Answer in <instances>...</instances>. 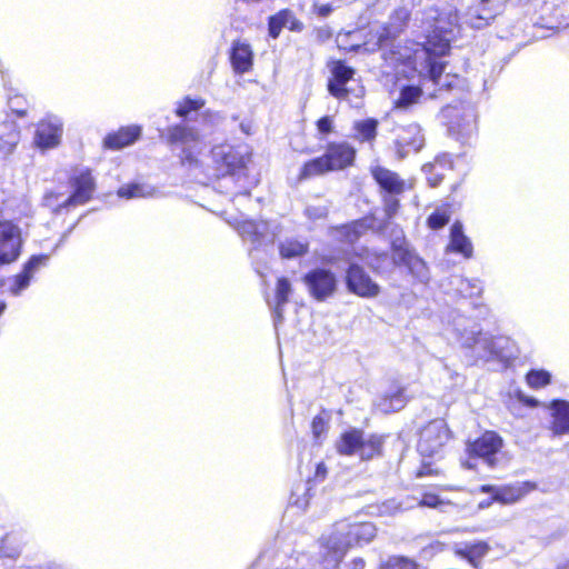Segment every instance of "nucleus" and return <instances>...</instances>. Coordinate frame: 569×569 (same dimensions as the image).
I'll return each mask as SVG.
<instances>
[{
    "mask_svg": "<svg viewBox=\"0 0 569 569\" xmlns=\"http://www.w3.org/2000/svg\"><path fill=\"white\" fill-rule=\"evenodd\" d=\"M363 432L357 429L346 431L337 442V450L341 455L351 456L359 451L362 443Z\"/></svg>",
    "mask_w": 569,
    "mask_h": 569,
    "instance_id": "obj_35",
    "label": "nucleus"
},
{
    "mask_svg": "<svg viewBox=\"0 0 569 569\" xmlns=\"http://www.w3.org/2000/svg\"><path fill=\"white\" fill-rule=\"evenodd\" d=\"M199 141V132L187 124H176L169 127L167 130V142L171 146L181 144L183 147L182 153L180 156L182 164L196 166L198 160L193 154L192 150L189 148V144L196 143Z\"/></svg>",
    "mask_w": 569,
    "mask_h": 569,
    "instance_id": "obj_11",
    "label": "nucleus"
},
{
    "mask_svg": "<svg viewBox=\"0 0 569 569\" xmlns=\"http://www.w3.org/2000/svg\"><path fill=\"white\" fill-rule=\"evenodd\" d=\"M20 553V547L14 542V539L10 536H7L0 546V555L1 557L14 559Z\"/></svg>",
    "mask_w": 569,
    "mask_h": 569,
    "instance_id": "obj_52",
    "label": "nucleus"
},
{
    "mask_svg": "<svg viewBox=\"0 0 569 569\" xmlns=\"http://www.w3.org/2000/svg\"><path fill=\"white\" fill-rule=\"evenodd\" d=\"M489 546L485 541L463 543L456 547V553L467 559L472 566L477 567L479 561L488 553Z\"/></svg>",
    "mask_w": 569,
    "mask_h": 569,
    "instance_id": "obj_33",
    "label": "nucleus"
},
{
    "mask_svg": "<svg viewBox=\"0 0 569 569\" xmlns=\"http://www.w3.org/2000/svg\"><path fill=\"white\" fill-rule=\"evenodd\" d=\"M503 440L495 431H486L475 441L467 442L468 459L462 465L468 469L477 467L476 460L482 461L489 468L498 463L497 455L502 448Z\"/></svg>",
    "mask_w": 569,
    "mask_h": 569,
    "instance_id": "obj_4",
    "label": "nucleus"
},
{
    "mask_svg": "<svg viewBox=\"0 0 569 569\" xmlns=\"http://www.w3.org/2000/svg\"><path fill=\"white\" fill-rule=\"evenodd\" d=\"M340 234L346 239V241L352 243L357 241L360 236L356 234L353 230H342V227L340 228Z\"/></svg>",
    "mask_w": 569,
    "mask_h": 569,
    "instance_id": "obj_62",
    "label": "nucleus"
},
{
    "mask_svg": "<svg viewBox=\"0 0 569 569\" xmlns=\"http://www.w3.org/2000/svg\"><path fill=\"white\" fill-rule=\"evenodd\" d=\"M446 112L450 118L449 131L452 134L465 141L476 133L477 112L472 106L449 107Z\"/></svg>",
    "mask_w": 569,
    "mask_h": 569,
    "instance_id": "obj_9",
    "label": "nucleus"
},
{
    "mask_svg": "<svg viewBox=\"0 0 569 569\" xmlns=\"http://www.w3.org/2000/svg\"><path fill=\"white\" fill-rule=\"evenodd\" d=\"M353 569H362L365 567V560L362 558H356L351 562Z\"/></svg>",
    "mask_w": 569,
    "mask_h": 569,
    "instance_id": "obj_64",
    "label": "nucleus"
},
{
    "mask_svg": "<svg viewBox=\"0 0 569 569\" xmlns=\"http://www.w3.org/2000/svg\"><path fill=\"white\" fill-rule=\"evenodd\" d=\"M20 228L11 221L0 220V263H10L20 254Z\"/></svg>",
    "mask_w": 569,
    "mask_h": 569,
    "instance_id": "obj_13",
    "label": "nucleus"
},
{
    "mask_svg": "<svg viewBox=\"0 0 569 569\" xmlns=\"http://www.w3.org/2000/svg\"><path fill=\"white\" fill-rule=\"evenodd\" d=\"M62 136V122L58 117H48L39 122L34 141L38 147L47 149L59 144Z\"/></svg>",
    "mask_w": 569,
    "mask_h": 569,
    "instance_id": "obj_19",
    "label": "nucleus"
},
{
    "mask_svg": "<svg viewBox=\"0 0 569 569\" xmlns=\"http://www.w3.org/2000/svg\"><path fill=\"white\" fill-rule=\"evenodd\" d=\"M237 231L243 240L250 241L254 247L272 243L274 240V233H270L269 223L262 220L242 221L238 223Z\"/></svg>",
    "mask_w": 569,
    "mask_h": 569,
    "instance_id": "obj_18",
    "label": "nucleus"
},
{
    "mask_svg": "<svg viewBox=\"0 0 569 569\" xmlns=\"http://www.w3.org/2000/svg\"><path fill=\"white\" fill-rule=\"evenodd\" d=\"M9 108L12 110V112L17 113L18 116L24 114V109L22 108L24 104V99L20 96L9 97L8 99Z\"/></svg>",
    "mask_w": 569,
    "mask_h": 569,
    "instance_id": "obj_59",
    "label": "nucleus"
},
{
    "mask_svg": "<svg viewBox=\"0 0 569 569\" xmlns=\"http://www.w3.org/2000/svg\"><path fill=\"white\" fill-rule=\"evenodd\" d=\"M303 281L310 295L318 301H323L332 296L337 288L335 274L326 269L317 268L303 277Z\"/></svg>",
    "mask_w": 569,
    "mask_h": 569,
    "instance_id": "obj_12",
    "label": "nucleus"
},
{
    "mask_svg": "<svg viewBox=\"0 0 569 569\" xmlns=\"http://www.w3.org/2000/svg\"><path fill=\"white\" fill-rule=\"evenodd\" d=\"M326 473H327V468H326L325 463H322V462L318 463L317 469H316V476L320 477V478H325Z\"/></svg>",
    "mask_w": 569,
    "mask_h": 569,
    "instance_id": "obj_63",
    "label": "nucleus"
},
{
    "mask_svg": "<svg viewBox=\"0 0 569 569\" xmlns=\"http://www.w3.org/2000/svg\"><path fill=\"white\" fill-rule=\"evenodd\" d=\"M141 134L138 126H131L120 129L118 132L109 134L104 139V146L110 149H121L132 144Z\"/></svg>",
    "mask_w": 569,
    "mask_h": 569,
    "instance_id": "obj_32",
    "label": "nucleus"
},
{
    "mask_svg": "<svg viewBox=\"0 0 569 569\" xmlns=\"http://www.w3.org/2000/svg\"><path fill=\"white\" fill-rule=\"evenodd\" d=\"M423 92L422 88L415 86L403 87L396 101V108L406 109L416 103Z\"/></svg>",
    "mask_w": 569,
    "mask_h": 569,
    "instance_id": "obj_39",
    "label": "nucleus"
},
{
    "mask_svg": "<svg viewBox=\"0 0 569 569\" xmlns=\"http://www.w3.org/2000/svg\"><path fill=\"white\" fill-rule=\"evenodd\" d=\"M413 28L422 41L417 42L413 49L383 51L382 58L396 69L403 64L418 72L423 86L430 83L439 91L449 90L456 78L443 76L445 66L437 59L449 51L450 42L460 31L456 7L449 0H439L415 18Z\"/></svg>",
    "mask_w": 569,
    "mask_h": 569,
    "instance_id": "obj_1",
    "label": "nucleus"
},
{
    "mask_svg": "<svg viewBox=\"0 0 569 569\" xmlns=\"http://www.w3.org/2000/svg\"><path fill=\"white\" fill-rule=\"evenodd\" d=\"M203 106L204 101L202 99H191L187 97L178 103L176 113L178 117L187 118L192 111H198Z\"/></svg>",
    "mask_w": 569,
    "mask_h": 569,
    "instance_id": "obj_43",
    "label": "nucleus"
},
{
    "mask_svg": "<svg viewBox=\"0 0 569 569\" xmlns=\"http://www.w3.org/2000/svg\"><path fill=\"white\" fill-rule=\"evenodd\" d=\"M499 7L500 6L498 4V6H493V8H490V9L483 8L481 10V13H479L475 18H470V19L466 20V23H468L471 28L481 29L488 24L490 19H492L495 17L493 11H497L499 9Z\"/></svg>",
    "mask_w": 569,
    "mask_h": 569,
    "instance_id": "obj_46",
    "label": "nucleus"
},
{
    "mask_svg": "<svg viewBox=\"0 0 569 569\" xmlns=\"http://www.w3.org/2000/svg\"><path fill=\"white\" fill-rule=\"evenodd\" d=\"M278 248L281 258L293 259L308 252L309 242L305 239L286 238L279 242Z\"/></svg>",
    "mask_w": 569,
    "mask_h": 569,
    "instance_id": "obj_34",
    "label": "nucleus"
},
{
    "mask_svg": "<svg viewBox=\"0 0 569 569\" xmlns=\"http://www.w3.org/2000/svg\"><path fill=\"white\" fill-rule=\"evenodd\" d=\"M526 380L531 388L539 389L550 383L551 375L546 370H530Z\"/></svg>",
    "mask_w": 569,
    "mask_h": 569,
    "instance_id": "obj_44",
    "label": "nucleus"
},
{
    "mask_svg": "<svg viewBox=\"0 0 569 569\" xmlns=\"http://www.w3.org/2000/svg\"><path fill=\"white\" fill-rule=\"evenodd\" d=\"M548 408L551 417L550 430L552 435H569V401L555 399Z\"/></svg>",
    "mask_w": 569,
    "mask_h": 569,
    "instance_id": "obj_25",
    "label": "nucleus"
},
{
    "mask_svg": "<svg viewBox=\"0 0 569 569\" xmlns=\"http://www.w3.org/2000/svg\"><path fill=\"white\" fill-rule=\"evenodd\" d=\"M450 438V431L441 419L430 421L421 431L418 451L425 457H433L440 452Z\"/></svg>",
    "mask_w": 569,
    "mask_h": 569,
    "instance_id": "obj_7",
    "label": "nucleus"
},
{
    "mask_svg": "<svg viewBox=\"0 0 569 569\" xmlns=\"http://www.w3.org/2000/svg\"><path fill=\"white\" fill-rule=\"evenodd\" d=\"M370 171L375 181L386 193L398 196L405 191V180L398 173L381 166L371 167Z\"/></svg>",
    "mask_w": 569,
    "mask_h": 569,
    "instance_id": "obj_24",
    "label": "nucleus"
},
{
    "mask_svg": "<svg viewBox=\"0 0 569 569\" xmlns=\"http://www.w3.org/2000/svg\"><path fill=\"white\" fill-rule=\"evenodd\" d=\"M410 19V12L407 8L401 7L393 11L387 26L379 27L375 37L377 38V46L382 49L388 44L389 40L399 36Z\"/></svg>",
    "mask_w": 569,
    "mask_h": 569,
    "instance_id": "obj_16",
    "label": "nucleus"
},
{
    "mask_svg": "<svg viewBox=\"0 0 569 569\" xmlns=\"http://www.w3.org/2000/svg\"><path fill=\"white\" fill-rule=\"evenodd\" d=\"M383 439L380 436H369L367 439H362L358 455L362 460L372 459L375 456L380 455Z\"/></svg>",
    "mask_w": 569,
    "mask_h": 569,
    "instance_id": "obj_37",
    "label": "nucleus"
},
{
    "mask_svg": "<svg viewBox=\"0 0 569 569\" xmlns=\"http://www.w3.org/2000/svg\"><path fill=\"white\" fill-rule=\"evenodd\" d=\"M391 248L396 264L406 266L410 273L421 282L429 280V269L426 262L412 250L402 230L392 232Z\"/></svg>",
    "mask_w": 569,
    "mask_h": 569,
    "instance_id": "obj_5",
    "label": "nucleus"
},
{
    "mask_svg": "<svg viewBox=\"0 0 569 569\" xmlns=\"http://www.w3.org/2000/svg\"><path fill=\"white\" fill-rule=\"evenodd\" d=\"M479 346L477 357L486 361L497 359L507 362L516 357L513 341L505 336L491 337L486 333L479 340Z\"/></svg>",
    "mask_w": 569,
    "mask_h": 569,
    "instance_id": "obj_10",
    "label": "nucleus"
},
{
    "mask_svg": "<svg viewBox=\"0 0 569 569\" xmlns=\"http://www.w3.org/2000/svg\"><path fill=\"white\" fill-rule=\"evenodd\" d=\"M282 21L284 23V28H288L290 31L300 32L303 30V23L296 18L292 11L288 9L281 10Z\"/></svg>",
    "mask_w": 569,
    "mask_h": 569,
    "instance_id": "obj_53",
    "label": "nucleus"
},
{
    "mask_svg": "<svg viewBox=\"0 0 569 569\" xmlns=\"http://www.w3.org/2000/svg\"><path fill=\"white\" fill-rule=\"evenodd\" d=\"M375 218L373 217H365L359 220H355L351 223L342 226V230H353L356 234L360 237L366 233L369 229L375 228Z\"/></svg>",
    "mask_w": 569,
    "mask_h": 569,
    "instance_id": "obj_47",
    "label": "nucleus"
},
{
    "mask_svg": "<svg viewBox=\"0 0 569 569\" xmlns=\"http://www.w3.org/2000/svg\"><path fill=\"white\" fill-rule=\"evenodd\" d=\"M230 60L236 73L243 74L251 70L253 51L251 46L243 41H234L231 47Z\"/></svg>",
    "mask_w": 569,
    "mask_h": 569,
    "instance_id": "obj_26",
    "label": "nucleus"
},
{
    "mask_svg": "<svg viewBox=\"0 0 569 569\" xmlns=\"http://www.w3.org/2000/svg\"><path fill=\"white\" fill-rule=\"evenodd\" d=\"M376 527L371 522H337L321 541L325 561L328 566L336 567L349 548L369 543L376 537Z\"/></svg>",
    "mask_w": 569,
    "mask_h": 569,
    "instance_id": "obj_2",
    "label": "nucleus"
},
{
    "mask_svg": "<svg viewBox=\"0 0 569 569\" xmlns=\"http://www.w3.org/2000/svg\"><path fill=\"white\" fill-rule=\"evenodd\" d=\"M291 293L292 286L290 281L284 277L279 278L276 286L274 305L272 307L276 328L283 321L284 306L289 302Z\"/></svg>",
    "mask_w": 569,
    "mask_h": 569,
    "instance_id": "obj_30",
    "label": "nucleus"
},
{
    "mask_svg": "<svg viewBox=\"0 0 569 569\" xmlns=\"http://www.w3.org/2000/svg\"><path fill=\"white\" fill-rule=\"evenodd\" d=\"M459 291L466 297L479 296L482 292V284L477 279H461L459 283Z\"/></svg>",
    "mask_w": 569,
    "mask_h": 569,
    "instance_id": "obj_50",
    "label": "nucleus"
},
{
    "mask_svg": "<svg viewBox=\"0 0 569 569\" xmlns=\"http://www.w3.org/2000/svg\"><path fill=\"white\" fill-rule=\"evenodd\" d=\"M359 256L368 267L376 271L381 270L388 260L387 252L370 251L369 249H362Z\"/></svg>",
    "mask_w": 569,
    "mask_h": 569,
    "instance_id": "obj_40",
    "label": "nucleus"
},
{
    "mask_svg": "<svg viewBox=\"0 0 569 569\" xmlns=\"http://www.w3.org/2000/svg\"><path fill=\"white\" fill-rule=\"evenodd\" d=\"M317 128L320 133H329L332 131V119L329 116L322 117L317 121Z\"/></svg>",
    "mask_w": 569,
    "mask_h": 569,
    "instance_id": "obj_60",
    "label": "nucleus"
},
{
    "mask_svg": "<svg viewBox=\"0 0 569 569\" xmlns=\"http://www.w3.org/2000/svg\"><path fill=\"white\" fill-rule=\"evenodd\" d=\"M217 161H221L226 169L220 184L227 187L230 181L242 182L247 180V167L244 158L229 146L217 147L213 150Z\"/></svg>",
    "mask_w": 569,
    "mask_h": 569,
    "instance_id": "obj_8",
    "label": "nucleus"
},
{
    "mask_svg": "<svg viewBox=\"0 0 569 569\" xmlns=\"http://www.w3.org/2000/svg\"><path fill=\"white\" fill-rule=\"evenodd\" d=\"M447 251L462 254L466 259H470L473 253V246L470 239L463 233L462 223L456 221L450 228V241Z\"/></svg>",
    "mask_w": 569,
    "mask_h": 569,
    "instance_id": "obj_29",
    "label": "nucleus"
},
{
    "mask_svg": "<svg viewBox=\"0 0 569 569\" xmlns=\"http://www.w3.org/2000/svg\"><path fill=\"white\" fill-rule=\"evenodd\" d=\"M453 332L461 347L473 349L476 356H478L480 350L479 340L486 335L482 333L479 325L461 318L456 322Z\"/></svg>",
    "mask_w": 569,
    "mask_h": 569,
    "instance_id": "obj_20",
    "label": "nucleus"
},
{
    "mask_svg": "<svg viewBox=\"0 0 569 569\" xmlns=\"http://www.w3.org/2000/svg\"><path fill=\"white\" fill-rule=\"evenodd\" d=\"M329 212V204L327 202L309 204L305 209V214L310 220L325 219Z\"/></svg>",
    "mask_w": 569,
    "mask_h": 569,
    "instance_id": "obj_51",
    "label": "nucleus"
},
{
    "mask_svg": "<svg viewBox=\"0 0 569 569\" xmlns=\"http://www.w3.org/2000/svg\"><path fill=\"white\" fill-rule=\"evenodd\" d=\"M331 73L333 79L328 83V91L338 99H345L348 96L346 83L355 76V69L347 66L343 61H333L331 64Z\"/></svg>",
    "mask_w": 569,
    "mask_h": 569,
    "instance_id": "obj_21",
    "label": "nucleus"
},
{
    "mask_svg": "<svg viewBox=\"0 0 569 569\" xmlns=\"http://www.w3.org/2000/svg\"><path fill=\"white\" fill-rule=\"evenodd\" d=\"M328 426L326 420L321 416H316L311 423V430L313 438L319 441L321 436L327 432Z\"/></svg>",
    "mask_w": 569,
    "mask_h": 569,
    "instance_id": "obj_56",
    "label": "nucleus"
},
{
    "mask_svg": "<svg viewBox=\"0 0 569 569\" xmlns=\"http://www.w3.org/2000/svg\"><path fill=\"white\" fill-rule=\"evenodd\" d=\"M330 170V167L328 164V159H326L325 154L318 158H315L308 162L305 163L302 167L299 180H307L316 176L323 174Z\"/></svg>",
    "mask_w": 569,
    "mask_h": 569,
    "instance_id": "obj_36",
    "label": "nucleus"
},
{
    "mask_svg": "<svg viewBox=\"0 0 569 569\" xmlns=\"http://www.w3.org/2000/svg\"><path fill=\"white\" fill-rule=\"evenodd\" d=\"M416 505L420 507L439 509L441 511H445L447 507L452 506L450 501H446L441 499L439 496L430 492L425 493L421 500H419Z\"/></svg>",
    "mask_w": 569,
    "mask_h": 569,
    "instance_id": "obj_45",
    "label": "nucleus"
},
{
    "mask_svg": "<svg viewBox=\"0 0 569 569\" xmlns=\"http://www.w3.org/2000/svg\"><path fill=\"white\" fill-rule=\"evenodd\" d=\"M336 42L340 50L356 51L362 46L361 32L359 30L340 32L336 38Z\"/></svg>",
    "mask_w": 569,
    "mask_h": 569,
    "instance_id": "obj_38",
    "label": "nucleus"
},
{
    "mask_svg": "<svg viewBox=\"0 0 569 569\" xmlns=\"http://www.w3.org/2000/svg\"><path fill=\"white\" fill-rule=\"evenodd\" d=\"M385 212L387 218H392L399 209V201L392 194H388L383 198Z\"/></svg>",
    "mask_w": 569,
    "mask_h": 569,
    "instance_id": "obj_58",
    "label": "nucleus"
},
{
    "mask_svg": "<svg viewBox=\"0 0 569 569\" xmlns=\"http://www.w3.org/2000/svg\"><path fill=\"white\" fill-rule=\"evenodd\" d=\"M380 569H418L417 563L406 557H391Z\"/></svg>",
    "mask_w": 569,
    "mask_h": 569,
    "instance_id": "obj_49",
    "label": "nucleus"
},
{
    "mask_svg": "<svg viewBox=\"0 0 569 569\" xmlns=\"http://www.w3.org/2000/svg\"><path fill=\"white\" fill-rule=\"evenodd\" d=\"M48 260L49 256L46 254L31 257L24 264L22 272L14 277V284L10 289L11 293L18 296L23 289H26L29 286L33 274L41 267L46 266Z\"/></svg>",
    "mask_w": 569,
    "mask_h": 569,
    "instance_id": "obj_27",
    "label": "nucleus"
},
{
    "mask_svg": "<svg viewBox=\"0 0 569 569\" xmlns=\"http://www.w3.org/2000/svg\"><path fill=\"white\" fill-rule=\"evenodd\" d=\"M522 6L533 10V24L548 30H559L569 27L568 8L563 0H518Z\"/></svg>",
    "mask_w": 569,
    "mask_h": 569,
    "instance_id": "obj_3",
    "label": "nucleus"
},
{
    "mask_svg": "<svg viewBox=\"0 0 569 569\" xmlns=\"http://www.w3.org/2000/svg\"><path fill=\"white\" fill-rule=\"evenodd\" d=\"M73 192L62 201H58V196L49 193L46 196V206L59 211L61 208L83 204L90 198L94 190V180L89 170H82L71 179Z\"/></svg>",
    "mask_w": 569,
    "mask_h": 569,
    "instance_id": "obj_6",
    "label": "nucleus"
},
{
    "mask_svg": "<svg viewBox=\"0 0 569 569\" xmlns=\"http://www.w3.org/2000/svg\"><path fill=\"white\" fill-rule=\"evenodd\" d=\"M450 220V214L446 209H437L428 219L427 224L430 229L438 230L445 227Z\"/></svg>",
    "mask_w": 569,
    "mask_h": 569,
    "instance_id": "obj_48",
    "label": "nucleus"
},
{
    "mask_svg": "<svg viewBox=\"0 0 569 569\" xmlns=\"http://www.w3.org/2000/svg\"><path fill=\"white\" fill-rule=\"evenodd\" d=\"M405 388L392 383L376 401L375 407L382 413L396 412L406 406Z\"/></svg>",
    "mask_w": 569,
    "mask_h": 569,
    "instance_id": "obj_23",
    "label": "nucleus"
},
{
    "mask_svg": "<svg viewBox=\"0 0 569 569\" xmlns=\"http://www.w3.org/2000/svg\"><path fill=\"white\" fill-rule=\"evenodd\" d=\"M118 194L119 197L127 199L143 197L142 187L138 184L121 187L118 190Z\"/></svg>",
    "mask_w": 569,
    "mask_h": 569,
    "instance_id": "obj_57",
    "label": "nucleus"
},
{
    "mask_svg": "<svg viewBox=\"0 0 569 569\" xmlns=\"http://www.w3.org/2000/svg\"><path fill=\"white\" fill-rule=\"evenodd\" d=\"M416 499H411V502L398 501L396 499H389L380 506V513L392 516L400 511L408 510L415 507Z\"/></svg>",
    "mask_w": 569,
    "mask_h": 569,
    "instance_id": "obj_41",
    "label": "nucleus"
},
{
    "mask_svg": "<svg viewBox=\"0 0 569 569\" xmlns=\"http://www.w3.org/2000/svg\"><path fill=\"white\" fill-rule=\"evenodd\" d=\"M347 286L350 291L361 297L371 298L379 293V286L356 263H351L348 269Z\"/></svg>",
    "mask_w": 569,
    "mask_h": 569,
    "instance_id": "obj_17",
    "label": "nucleus"
},
{
    "mask_svg": "<svg viewBox=\"0 0 569 569\" xmlns=\"http://www.w3.org/2000/svg\"><path fill=\"white\" fill-rule=\"evenodd\" d=\"M6 119L0 122V153L3 157L11 154L20 142V130L14 121Z\"/></svg>",
    "mask_w": 569,
    "mask_h": 569,
    "instance_id": "obj_28",
    "label": "nucleus"
},
{
    "mask_svg": "<svg viewBox=\"0 0 569 569\" xmlns=\"http://www.w3.org/2000/svg\"><path fill=\"white\" fill-rule=\"evenodd\" d=\"M316 37L320 42H325L332 37V31L329 27H321L316 30Z\"/></svg>",
    "mask_w": 569,
    "mask_h": 569,
    "instance_id": "obj_61",
    "label": "nucleus"
},
{
    "mask_svg": "<svg viewBox=\"0 0 569 569\" xmlns=\"http://www.w3.org/2000/svg\"><path fill=\"white\" fill-rule=\"evenodd\" d=\"M330 170H340L350 166L356 157V150L347 142L329 143L325 153Z\"/></svg>",
    "mask_w": 569,
    "mask_h": 569,
    "instance_id": "obj_22",
    "label": "nucleus"
},
{
    "mask_svg": "<svg viewBox=\"0 0 569 569\" xmlns=\"http://www.w3.org/2000/svg\"><path fill=\"white\" fill-rule=\"evenodd\" d=\"M339 6H335L332 2L322 3L319 1H315L312 4V12L319 18H327Z\"/></svg>",
    "mask_w": 569,
    "mask_h": 569,
    "instance_id": "obj_55",
    "label": "nucleus"
},
{
    "mask_svg": "<svg viewBox=\"0 0 569 569\" xmlns=\"http://www.w3.org/2000/svg\"><path fill=\"white\" fill-rule=\"evenodd\" d=\"M395 146L399 159H403L410 152L419 151L423 146L420 127L410 123L407 127L399 128L396 133Z\"/></svg>",
    "mask_w": 569,
    "mask_h": 569,
    "instance_id": "obj_15",
    "label": "nucleus"
},
{
    "mask_svg": "<svg viewBox=\"0 0 569 569\" xmlns=\"http://www.w3.org/2000/svg\"><path fill=\"white\" fill-rule=\"evenodd\" d=\"M535 489L536 485L529 481L516 482L506 486L483 485L480 487L481 492L490 493L493 501L503 505L515 503Z\"/></svg>",
    "mask_w": 569,
    "mask_h": 569,
    "instance_id": "obj_14",
    "label": "nucleus"
},
{
    "mask_svg": "<svg viewBox=\"0 0 569 569\" xmlns=\"http://www.w3.org/2000/svg\"><path fill=\"white\" fill-rule=\"evenodd\" d=\"M451 159L448 154L437 157L433 162L422 167L429 186L437 187L442 181L446 171L451 170Z\"/></svg>",
    "mask_w": 569,
    "mask_h": 569,
    "instance_id": "obj_31",
    "label": "nucleus"
},
{
    "mask_svg": "<svg viewBox=\"0 0 569 569\" xmlns=\"http://www.w3.org/2000/svg\"><path fill=\"white\" fill-rule=\"evenodd\" d=\"M282 28H284V23L282 21L281 11H279L277 14L271 16L269 18V23H268L269 36L273 39H277L279 37Z\"/></svg>",
    "mask_w": 569,
    "mask_h": 569,
    "instance_id": "obj_54",
    "label": "nucleus"
},
{
    "mask_svg": "<svg viewBox=\"0 0 569 569\" xmlns=\"http://www.w3.org/2000/svg\"><path fill=\"white\" fill-rule=\"evenodd\" d=\"M378 122L367 119L355 123V129L362 141H370L376 137Z\"/></svg>",
    "mask_w": 569,
    "mask_h": 569,
    "instance_id": "obj_42",
    "label": "nucleus"
}]
</instances>
